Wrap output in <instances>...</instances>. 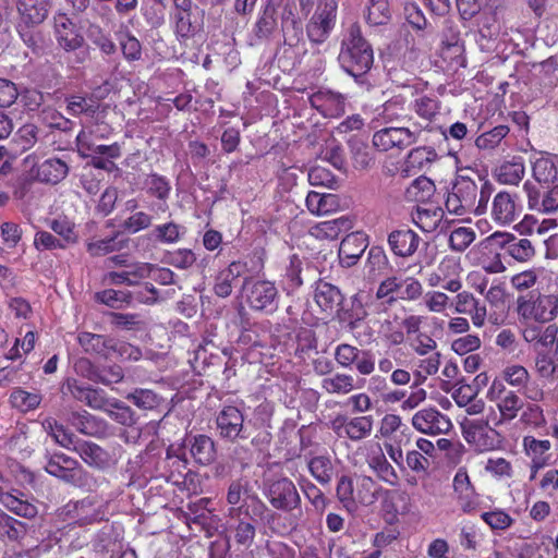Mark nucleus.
Here are the masks:
<instances>
[{
  "instance_id": "nucleus-38",
  "label": "nucleus",
  "mask_w": 558,
  "mask_h": 558,
  "mask_svg": "<svg viewBox=\"0 0 558 558\" xmlns=\"http://www.w3.org/2000/svg\"><path fill=\"white\" fill-rule=\"evenodd\" d=\"M305 205L307 210L315 216H324L336 213L340 209V198L336 194L331 193H318L310 191Z\"/></svg>"
},
{
  "instance_id": "nucleus-56",
  "label": "nucleus",
  "mask_w": 558,
  "mask_h": 558,
  "mask_svg": "<svg viewBox=\"0 0 558 558\" xmlns=\"http://www.w3.org/2000/svg\"><path fill=\"white\" fill-rule=\"evenodd\" d=\"M349 228V220L344 217L320 221L311 228V234L318 240H336Z\"/></svg>"
},
{
  "instance_id": "nucleus-53",
  "label": "nucleus",
  "mask_w": 558,
  "mask_h": 558,
  "mask_svg": "<svg viewBox=\"0 0 558 558\" xmlns=\"http://www.w3.org/2000/svg\"><path fill=\"white\" fill-rule=\"evenodd\" d=\"M532 174L538 183L558 181V158L553 155L537 158L532 166Z\"/></svg>"
},
{
  "instance_id": "nucleus-10",
  "label": "nucleus",
  "mask_w": 558,
  "mask_h": 558,
  "mask_svg": "<svg viewBox=\"0 0 558 558\" xmlns=\"http://www.w3.org/2000/svg\"><path fill=\"white\" fill-rule=\"evenodd\" d=\"M461 429L464 440L477 451H490L501 444L500 434L489 426L487 418L465 420L461 424Z\"/></svg>"
},
{
  "instance_id": "nucleus-16",
  "label": "nucleus",
  "mask_w": 558,
  "mask_h": 558,
  "mask_svg": "<svg viewBox=\"0 0 558 558\" xmlns=\"http://www.w3.org/2000/svg\"><path fill=\"white\" fill-rule=\"evenodd\" d=\"M488 240L518 263H527L536 254L535 247L529 239L518 238L510 232L496 231Z\"/></svg>"
},
{
  "instance_id": "nucleus-20",
  "label": "nucleus",
  "mask_w": 558,
  "mask_h": 558,
  "mask_svg": "<svg viewBox=\"0 0 558 558\" xmlns=\"http://www.w3.org/2000/svg\"><path fill=\"white\" fill-rule=\"evenodd\" d=\"M53 35L58 46L66 52L78 50L85 43L81 28L61 12L53 16Z\"/></svg>"
},
{
  "instance_id": "nucleus-15",
  "label": "nucleus",
  "mask_w": 558,
  "mask_h": 558,
  "mask_svg": "<svg viewBox=\"0 0 558 558\" xmlns=\"http://www.w3.org/2000/svg\"><path fill=\"white\" fill-rule=\"evenodd\" d=\"M216 429L221 439L230 442L248 438L244 427V414L235 405H223L216 416Z\"/></svg>"
},
{
  "instance_id": "nucleus-59",
  "label": "nucleus",
  "mask_w": 558,
  "mask_h": 558,
  "mask_svg": "<svg viewBox=\"0 0 558 558\" xmlns=\"http://www.w3.org/2000/svg\"><path fill=\"white\" fill-rule=\"evenodd\" d=\"M71 511L74 512V523L80 526L93 524L102 520L101 511L97 509L95 502L89 499H83L75 502L73 505V510H69V512Z\"/></svg>"
},
{
  "instance_id": "nucleus-34",
  "label": "nucleus",
  "mask_w": 558,
  "mask_h": 558,
  "mask_svg": "<svg viewBox=\"0 0 558 558\" xmlns=\"http://www.w3.org/2000/svg\"><path fill=\"white\" fill-rule=\"evenodd\" d=\"M74 452H76L87 465L97 470H106L110 468L112 463L109 452L92 441L81 439Z\"/></svg>"
},
{
  "instance_id": "nucleus-5",
  "label": "nucleus",
  "mask_w": 558,
  "mask_h": 558,
  "mask_svg": "<svg viewBox=\"0 0 558 558\" xmlns=\"http://www.w3.org/2000/svg\"><path fill=\"white\" fill-rule=\"evenodd\" d=\"M247 307L260 315L275 314L280 304V293L275 281L262 278H245L242 286Z\"/></svg>"
},
{
  "instance_id": "nucleus-29",
  "label": "nucleus",
  "mask_w": 558,
  "mask_h": 558,
  "mask_svg": "<svg viewBox=\"0 0 558 558\" xmlns=\"http://www.w3.org/2000/svg\"><path fill=\"white\" fill-rule=\"evenodd\" d=\"M534 369L541 379L548 383L558 380V340L555 347L535 351Z\"/></svg>"
},
{
  "instance_id": "nucleus-2",
  "label": "nucleus",
  "mask_w": 558,
  "mask_h": 558,
  "mask_svg": "<svg viewBox=\"0 0 558 558\" xmlns=\"http://www.w3.org/2000/svg\"><path fill=\"white\" fill-rule=\"evenodd\" d=\"M339 62L355 78L366 74L373 66V48L362 36L361 27L356 23L350 26L348 36L342 40Z\"/></svg>"
},
{
  "instance_id": "nucleus-31",
  "label": "nucleus",
  "mask_w": 558,
  "mask_h": 558,
  "mask_svg": "<svg viewBox=\"0 0 558 558\" xmlns=\"http://www.w3.org/2000/svg\"><path fill=\"white\" fill-rule=\"evenodd\" d=\"M314 300L322 312L331 316L340 312L343 295L336 286L320 280L316 284Z\"/></svg>"
},
{
  "instance_id": "nucleus-11",
  "label": "nucleus",
  "mask_w": 558,
  "mask_h": 558,
  "mask_svg": "<svg viewBox=\"0 0 558 558\" xmlns=\"http://www.w3.org/2000/svg\"><path fill=\"white\" fill-rule=\"evenodd\" d=\"M264 495L277 510L284 512L301 510V496L294 483L288 477L268 481L265 484Z\"/></svg>"
},
{
  "instance_id": "nucleus-46",
  "label": "nucleus",
  "mask_w": 558,
  "mask_h": 558,
  "mask_svg": "<svg viewBox=\"0 0 558 558\" xmlns=\"http://www.w3.org/2000/svg\"><path fill=\"white\" fill-rule=\"evenodd\" d=\"M122 156V144L114 142L110 145H98L93 153L90 165L99 170L112 172L117 166L116 159Z\"/></svg>"
},
{
  "instance_id": "nucleus-61",
  "label": "nucleus",
  "mask_w": 558,
  "mask_h": 558,
  "mask_svg": "<svg viewBox=\"0 0 558 558\" xmlns=\"http://www.w3.org/2000/svg\"><path fill=\"white\" fill-rule=\"evenodd\" d=\"M322 388L331 395H348L353 391L356 386L354 378L350 374L336 373L330 377H326L322 380Z\"/></svg>"
},
{
  "instance_id": "nucleus-30",
  "label": "nucleus",
  "mask_w": 558,
  "mask_h": 558,
  "mask_svg": "<svg viewBox=\"0 0 558 558\" xmlns=\"http://www.w3.org/2000/svg\"><path fill=\"white\" fill-rule=\"evenodd\" d=\"M28 526L0 509V541L7 546H24Z\"/></svg>"
},
{
  "instance_id": "nucleus-21",
  "label": "nucleus",
  "mask_w": 558,
  "mask_h": 558,
  "mask_svg": "<svg viewBox=\"0 0 558 558\" xmlns=\"http://www.w3.org/2000/svg\"><path fill=\"white\" fill-rule=\"evenodd\" d=\"M68 392L77 401L85 403L87 407L106 411L111 404L105 390L85 385L75 378H68L64 383Z\"/></svg>"
},
{
  "instance_id": "nucleus-4",
  "label": "nucleus",
  "mask_w": 558,
  "mask_h": 558,
  "mask_svg": "<svg viewBox=\"0 0 558 558\" xmlns=\"http://www.w3.org/2000/svg\"><path fill=\"white\" fill-rule=\"evenodd\" d=\"M515 312L522 320L551 323L558 317V293H549V290H532L525 294H519Z\"/></svg>"
},
{
  "instance_id": "nucleus-41",
  "label": "nucleus",
  "mask_w": 558,
  "mask_h": 558,
  "mask_svg": "<svg viewBox=\"0 0 558 558\" xmlns=\"http://www.w3.org/2000/svg\"><path fill=\"white\" fill-rule=\"evenodd\" d=\"M367 463L369 469L375 473L379 481L391 487H397L400 485V476L398 475L392 464L387 460L381 449H379L377 452H373L368 457Z\"/></svg>"
},
{
  "instance_id": "nucleus-19",
  "label": "nucleus",
  "mask_w": 558,
  "mask_h": 558,
  "mask_svg": "<svg viewBox=\"0 0 558 558\" xmlns=\"http://www.w3.org/2000/svg\"><path fill=\"white\" fill-rule=\"evenodd\" d=\"M487 398L496 403L504 421H512L523 408V401L519 395L508 389L505 384L494 379L487 391Z\"/></svg>"
},
{
  "instance_id": "nucleus-52",
  "label": "nucleus",
  "mask_w": 558,
  "mask_h": 558,
  "mask_svg": "<svg viewBox=\"0 0 558 558\" xmlns=\"http://www.w3.org/2000/svg\"><path fill=\"white\" fill-rule=\"evenodd\" d=\"M436 186L434 182L425 177L418 175L405 190V198L409 202H414L427 205V202L434 196Z\"/></svg>"
},
{
  "instance_id": "nucleus-6",
  "label": "nucleus",
  "mask_w": 558,
  "mask_h": 558,
  "mask_svg": "<svg viewBox=\"0 0 558 558\" xmlns=\"http://www.w3.org/2000/svg\"><path fill=\"white\" fill-rule=\"evenodd\" d=\"M423 295L422 282L412 276L391 275L383 279L375 292L376 300L385 308L392 307L399 301L415 302Z\"/></svg>"
},
{
  "instance_id": "nucleus-58",
  "label": "nucleus",
  "mask_w": 558,
  "mask_h": 558,
  "mask_svg": "<svg viewBox=\"0 0 558 558\" xmlns=\"http://www.w3.org/2000/svg\"><path fill=\"white\" fill-rule=\"evenodd\" d=\"M19 495L13 493L4 492L0 495V502L11 512L24 518H34L37 514V508L22 499L23 494L17 492Z\"/></svg>"
},
{
  "instance_id": "nucleus-27",
  "label": "nucleus",
  "mask_w": 558,
  "mask_h": 558,
  "mask_svg": "<svg viewBox=\"0 0 558 558\" xmlns=\"http://www.w3.org/2000/svg\"><path fill=\"white\" fill-rule=\"evenodd\" d=\"M456 293L454 311L459 314L469 315L472 324L477 328H482L487 317L486 305L470 291L463 290Z\"/></svg>"
},
{
  "instance_id": "nucleus-50",
  "label": "nucleus",
  "mask_w": 558,
  "mask_h": 558,
  "mask_svg": "<svg viewBox=\"0 0 558 558\" xmlns=\"http://www.w3.org/2000/svg\"><path fill=\"white\" fill-rule=\"evenodd\" d=\"M44 429L53 438V440L61 447L74 451L77 444L81 441L71 430L64 425L60 424L53 417H47L41 423Z\"/></svg>"
},
{
  "instance_id": "nucleus-39",
  "label": "nucleus",
  "mask_w": 558,
  "mask_h": 558,
  "mask_svg": "<svg viewBox=\"0 0 558 558\" xmlns=\"http://www.w3.org/2000/svg\"><path fill=\"white\" fill-rule=\"evenodd\" d=\"M380 500V508L383 511L384 520L392 524L398 521L400 513L399 504H405L408 500V494L400 489H388L383 487L378 496Z\"/></svg>"
},
{
  "instance_id": "nucleus-13",
  "label": "nucleus",
  "mask_w": 558,
  "mask_h": 558,
  "mask_svg": "<svg viewBox=\"0 0 558 558\" xmlns=\"http://www.w3.org/2000/svg\"><path fill=\"white\" fill-rule=\"evenodd\" d=\"M336 19L337 4L335 1L319 3L306 24L308 40L315 45L325 43L335 27Z\"/></svg>"
},
{
  "instance_id": "nucleus-12",
  "label": "nucleus",
  "mask_w": 558,
  "mask_h": 558,
  "mask_svg": "<svg viewBox=\"0 0 558 558\" xmlns=\"http://www.w3.org/2000/svg\"><path fill=\"white\" fill-rule=\"evenodd\" d=\"M227 502L231 506L228 509V518L239 519L242 514L247 515L248 509L255 515H259L266 510V505L256 496L248 495V488L241 481H233L228 488Z\"/></svg>"
},
{
  "instance_id": "nucleus-36",
  "label": "nucleus",
  "mask_w": 558,
  "mask_h": 558,
  "mask_svg": "<svg viewBox=\"0 0 558 558\" xmlns=\"http://www.w3.org/2000/svg\"><path fill=\"white\" fill-rule=\"evenodd\" d=\"M279 0H266V3L259 13L254 27V36L259 40H267L271 37L278 26L277 9Z\"/></svg>"
},
{
  "instance_id": "nucleus-35",
  "label": "nucleus",
  "mask_w": 558,
  "mask_h": 558,
  "mask_svg": "<svg viewBox=\"0 0 558 558\" xmlns=\"http://www.w3.org/2000/svg\"><path fill=\"white\" fill-rule=\"evenodd\" d=\"M187 464L189 461L185 456L184 447H174L173 445L169 446L165 458V476L167 481L172 484L178 483V481L184 476L183 472L190 471Z\"/></svg>"
},
{
  "instance_id": "nucleus-8",
  "label": "nucleus",
  "mask_w": 558,
  "mask_h": 558,
  "mask_svg": "<svg viewBox=\"0 0 558 558\" xmlns=\"http://www.w3.org/2000/svg\"><path fill=\"white\" fill-rule=\"evenodd\" d=\"M329 427L338 438L360 442L373 434L374 417L373 415L349 416L339 413L330 420Z\"/></svg>"
},
{
  "instance_id": "nucleus-17",
  "label": "nucleus",
  "mask_w": 558,
  "mask_h": 558,
  "mask_svg": "<svg viewBox=\"0 0 558 558\" xmlns=\"http://www.w3.org/2000/svg\"><path fill=\"white\" fill-rule=\"evenodd\" d=\"M411 423L417 432L430 436L448 434L452 429L449 416L435 407H426L415 412Z\"/></svg>"
},
{
  "instance_id": "nucleus-57",
  "label": "nucleus",
  "mask_w": 558,
  "mask_h": 558,
  "mask_svg": "<svg viewBox=\"0 0 558 558\" xmlns=\"http://www.w3.org/2000/svg\"><path fill=\"white\" fill-rule=\"evenodd\" d=\"M347 142L353 167L357 170L367 169L374 161L367 143L359 138L356 135H352Z\"/></svg>"
},
{
  "instance_id": "nucleus-48",
  "label": "nucleus",
  "mask_w": 558,
  "mask_h": 558,
  "mask_svg": "<svg viewBox=\"0 0 558 558\" xmlns=\"http://www.w3.org/2000/svg\"><path fill=\"white\" fill-rule=\"evenodd\" d=\"M412 221L424 232L435 231L444 217L440 207L432 205H417L411 214Z\"/></svg>"
},
{
  "instance_id": "nucleus-42",
  "label": "nucleus",
  "mask_w": 558,
  "mask_h": 558,
  "mask_svg": "<svg viewBox=\"0 0 558 558\" xmlns=\"http://www.w3.org/2000/svg\"><path fill=\"white\" fill-rule=\"evenodd\" d=\"M77 342L86 353L105 357L111 354V349L114 348V338L88 331L80 332Z\"/></svg>"
},
{
  "instance_id": "nucleus-44",
  "label": "nucleus",
  "mask_w": 558,
  "mask_h": 558,
  "mask_svg": "<svg viewBox=\"0 0 558 558\" xmlns=\"http://www.w3.org/2000/svg\"><path fill=\"white\" fill-rule=\"evenodd\" d=\"M190 453L194 461L199 465H208L216 458V447L214 440L207 435H195L187 439Z\"/></svg>"
},
{
  "instance_id": "nucleus-3",
  "label": "nucleus",
  "mask_w": 558,
  "mask_h": 558,
  "mask_svg": "<svg viewBox=\"0 0 558 558\" xmlns=\"http://www.w3.org/2000/svg\"><path fill=\"white\" fill-rule=\"evenodd\" d=\"M383 486L367 475L357 476L355 481L348 475H342L336 487L339 501L349 511H355L357 507L371 506L378 500Z\"/></svg>"
},
{
  "instance_id": "nucleus-37",
  "label": "nucleus",
  "mask_w": 558,
  "mask_h": 558,
  "mask_svg": "<svg viewBox=\"0 0 558 558\" xmlns=\"http://www.w3.org/2000/svg\"><path fill=\"white\" fill-rule=\"evenodd\" d=\"M494 175L500 184L518 185L525 175L523 157L513 156L510 160L504 161L495 169Z\"/></svg>"
},
{
  "instance_id": "nucleus-9",
  "label": "nucleus",
  "mask_w": 558,
  "mask_h": 558,
  "mask_svg": "<svg viewBox=\"0 0 558 558\" xmlns=\"http://www.w3.org/2000/svg\"><path fill=\"white\" fill-rule=\"evenodd\" d=\"M421 129L405 126H387L373 134L372 143L375 149L387 153L391 149L403 150L418 142Z\"/></svg>"
},
{
  "instance_id": "nucleus-25",
  "label": "nucleus",
  "mask_w": 558,
  "mask_h": 558,
  "mask_svg": "<svg viewBox=\"0 0 558 558\" xmlns=\"http://www.w3.org/2000/svg\"><path fill=\"white\" fill-rule=\"evenodd\" d=\"M311 106L325 118H337L344 113L345 98L341 93L319 89L308 98Z\"/></svg>"
},
{
  "instance_id": "nucleus-22",
  "label": "nucleus",
  "mask_w": 558,
  "mask_h": 558,
  "mask_svg": "<svg viewBox=\"0 0 558 558\" xmlns=\"http://www.w3.org/2000/svg\"><path fill=\"white\" fill-rule=\"evenodd\" d=\"M521 335L523 340L531 344L535 351L547 349L558 341V326L549 323H536L535 320H524Z\"/></svg>"
},
{
  "instance_id": "nucleus-64",
  "label": "nucleus",
  "mask_w": 558,
  "mask_h": 558,
  "mask_svg": "<svg viewBox=\"0 0 558 558\" xmlns=\"http://www.w3.org/2000/svg\"><path fill=\"white\" fill-rule=\"evenodd\" d=\"M307 466L311 475L319 484L327 485L331 482L333 475V465L328 457H314L308 461Z\"/></svg>"
},
{
  "instance_id": "nucleus-45",
  "label": "nucleus",
  "mask_w": 558,
  "mask_h": 558,
  "mask_svg": "<svg viewBox=\"0 0 558 558\" xmlns=\"http://www.w3.org/2000/svg\"><path fill=\"white\" fill-rule=\"evenodd\" d=\"M17 11L26 25L41 24L49 12V0H17Z\"/></svg>"
},
{
  "instance_id": "nucleus-14",
  "label": "nucleus",
  "mask_w": 558,
  "mask_h": 558,
  "mask_svg": "<svg viewBox=\"0 0 558 558\" xmlns=\"http://www.w3.org/2000/svg\"><path fill=\"white\" fill-rule=\"evenodd\" d=\"M510 286L519 294H525L532 290H550L556 279L551 270L534 266L512 275Z\"/></svg>"
},
{
  "instance_id": "nucleus-54",
  "label": "nucleus",
  "mask_w": 558,
  "mask_h": 558,
  "mask_svg": "<svg viewBox=\"0 0 558 558\" xmlns=\"http://www.w3.org/2000/svg\"><path fill=\"white\" fill-rule=\"evenodd\" d=\"M151 265L148 263L135 264L131 270L125 271H110L107 279L112 284H128L135 286L140 281L149 276Z\"/></svg>"
},
{
  "instance_id": "nucleus-23",
  "label": "nucleus",
  "mask_w": 558,
  "mask_h": 558,
  "mask_svg": "<svg viewBox=\"0 0 558 558\" xmlns=\"http://www.w3.org/2000/svg\"><path fill=\"white\" fill-rule=\"evenodd\" d=\"M278 8H281V29L284 41L289 46H296L303 39V23L298 13L295 0H279Z\"/></svg>"
},
{
  "instance_id": "nucleus-60",
  "label": "nucleus",
  "mask_w": 558,
  "mask_h": 558,
  "mask_svg": "<svg viewBox=\"0 0 558 558\" xmlns=\"http://www.w3.org/2000/svg\"><path fill=\"white\" fill-rule=\"evenodd\" d=\"M365 239L362 234H348L340 243L339 256L342 259H350L354 264L363 255L366 248Z\"/></svg>"
},
{
  "instance_id": "nucleus-18",
  "label": "nucleus",
  "mask_w": 558,
  "mask_h": 558,
  "mask_svg": "<svg viewBox=\"0 0 558 558\" xmlns=\"http://www.w3.org/2000/svg\"><path fill=\"white\" fill-rule=\"evenodd\" d=\"M441 100L434 94L416 96L410 104V108L420 118L421 122H414L412 126H418L421 134L433 132L435 123L441 116Z\"/></svg>"
},
{
  "instance_id": "nucleus-28",
  "label": "nucleus",
  "mask_w": 558,
  "mask_h": 558,
  "mask_svg": "<svg viewBox=\"0 0 558 558\" xmlns=\"http://www.w3.org/2000/svg\"><path fill=\"white\" fill-rule=\"evenodd\" d=\"M420 235L408 227L393 230L388 235V244L391 252L399 257H410L418 248Z\"/></svg>"
},
{
  "instance_id": "nucleus-47",
  "label": "nucleus",
  "mask_w": 558,
  "mask_h": 558,
  "mask_svg": "<svg viewBox=\"0 0 558 558\" xmlns=\"http://www.w3.org/2000/svg\"><path fill=\"white\" fill-rule=\"evenodd\" d=\"M144 186L149 196L155 197L160 202L158 209L165 213L168 209L167 202L171 193L169 179L165 175L153 172L146 177Z\"/></svg>"
},
{
  "instance_id": "nucleus-40",
  "label": "nucleus",
  "mask_w": 558,
  "mask_h": 558,
  "mask_svg": "<svg viewBox=\"0 0 558 558\" xmlns=\"http://www.w3.org/2000/svg\"><path fill=\"white\" fill-rule=\"evenodd\" d=\"M439 276L444 282V289L449 292H458L462 288L460 259L454 256H445L437 266Z\"/></svg>"
},
{
  "instance_id": "nucleus-51",
  "label": "nucleus",
  "mask_w": 558,
  "mask_h": 558,
  "mask_svg": "<svg viewBox=\"0 0 558 558\" xmlns=\"http://www.w3.org/2000/svg\"><path fill=\"white\" fill-rule=\"evenodd\" d=\"M120 232L106 239H93L86 243V251L92 257H100L124 248L129 239L119 240Z\"/></svg>"
},
{
  "instance_id": "nucleus-26",
  "label": "nucleus",
  "mask_w": 558,
  "mask_h": 558,
  "mask_svg": "<svg viewBox=\"0 0 558 558\" xmlns=\"http://www.w3.org/2000/svg\"><path fill=\"white\" fill-rule=\"evenodd\" d=\"M436 159L437 153L433 147L412 148L401 166L400 173L403 178L416 175L420 172L427 171Z\"/></svg>"
},
{
  "instance_id": "nucleus-32",
  "label": "nucleus",
  "mask_w": 558,
  "mask_h": 558,
  "mask_svg": "<svg viewBox=\"0 0 558 558\" xmlns=\"http://www.w3.org/2000/svg\"><path fill=\"white\" fill-rule=\"evenodd\" d=\"M255 536L256 527L252 522L242 520L241 517L229 519L226 536L229 546L232 542L239 549H248L253 545Z\"/></svg>"
},
{
  "instance_id": "nucleus-49",
  "label": "nucleus",
  "mask_w": 558,
  "mask_h": 558,
  "mask_svg": "<svg viewBox=\"0 0 558 558\" xmlns=\"http://www.w3.org/2000/svg\"><path fill=\"white\" fill-rule=\"evenodd\" d=\"M69 173V166L59 158H49L37 166L36 177L45 183L57 184Z\"/></svg>"
},
{
  "instance_id": "nucleus-7",
  "label": "nucleus",
  "mask_w": 558,
  "mask_h": 558,
  "mask_svg": "<svg viewBox=\"0 0 558 558\" xmlns=\"http://www.w3.org/2000/svg\"><path fill=\"white\" fill-rule=\"evenodd\" d=\"M493 194L490 204L488 203L490 219L499 227H507L517 221L523 211L520 194L507 189L495 190Z\"/></svg>"
},
{
  "instance_id": "nucleus-33",
  "label": "nucleus",
  "mask_w": 558,
  "mask_h": 558,
  "mask_svg": "<svg viewBox=\"0 0 558 558\" xmlns=\"http://www.w3.org/2000/svg\"><path fill=\"white\" fill-rule=\"evenodd\" d=\"M523 446L532 458L530 480H534L537 472L549 464L550 454L548 451L551 448V444L547 439L538 440L533 436H525L523 438Z\"/></svg>"
},
{
  "instance_id": "nucleus-63",
  "label": "nucleus",
  "mask_w": 558,
  "mask_h": 558,
  "mask_svg": "<svg viewBox=\"0 0 558 558\" xmlns=\"http://www.w3.org/2000/svg\"><path fill=\"white\" fill-rule=\"evenodd\" d=\"M41 400L40 393L29 392L22 388H15L10 395L11 405L24 413L37 409Z\"/></svg>"
},
{
  "instance_id": "nucleus-1",
  "label": "nucleus",
  "mask_w": 558,
  "mask_h": 558,
  "mask_svg": "<svg viewBox=\"0 0 558 558\" xmlns=\"http://www.w3.org/2000/svg\"><path fill=\"white\" fill-rule=\"evenodd\" d=\"M475 177L462 173L454 177L445 201L449 214L483 216L488 211L495 185L486 177L478 173Z\"/></svg>"
},
{
  "instance_id": "nucleus-55",
  "label": "nucleus",
  "mask_w": 558,
  "mask_h": 558,
  "mask_svg": "<svg viewBox=\"0 0 558 558\" xmlns=\"http://www.w3.org/2000/svg\"><path fill=\"white\" fill-rule=\"evenodd\" d=\"M76 367H86L88 369V373L86 374V377L95 383H100L102 385L109 386L111 384H118L123 380L124 373L123 369L118 366H109L107 368H104L99 372L93 371V365L88 360H81Z\"/></svg>"
},
{
  "instance_id": "nucleus-24",
  "label": "nucleus",
  "mask_w": 558,
  "mask_h": 558,
  "mask_svg": "<svg viewBox=\"0 0 558 558\" xmlns=\"http://www.w3.org/2000/svg\"><path fill=\"white\" fill-rule=\"evenodd\" d=\"M45 470L48 474L68 484H75L78 480L81 465L76 459L70 456L63 452H54L48 458Z\"/></svg>"
},
{
  "instance_id": "nucleus-43",
  "label": "nucleus",
  "mask_w": 558,
  "mask_h": 558,
  "mask_svg": "<svg viewBox=\"0 0 558 558\" xmlns=\"http://www.w3.org/2000/svg\"><path fill=\"white\" fill-rule=\"evenodd\" d=\"M72 425L81 433L93 437H102L107 433V423L87 411L74 412L71 415Z\"/></svg>"
},
{
  "instance_id": "nucleus-62",
  "label": "nucleus",
  "mask_w": 558,
  "mask_h": 558,
  "mask_svg": "<svg viewBox=\"0 0 558 558\" xmlns=\"http://www.w3.org/2000/svg\"><path fill=\"white\" fill-rule=\"evenodd\" d=\"M379 116L387 123L407 118V98L402 95L392 96L383 104Z\"/></svg>"
}]
</instances>
